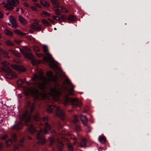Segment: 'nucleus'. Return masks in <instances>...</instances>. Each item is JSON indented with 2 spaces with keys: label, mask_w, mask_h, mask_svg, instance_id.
I'll use <instances>...</instances> for the list:
<instances>
[{
  "label": "nucleus",
  "mask_w": 151,
  "mask_h": 151,
  "mask_svg": "<svg viewBox=\"0 0 151 151\" xmlns=\"http://www.w3.org/2000/svg\"><path fill=\"white\" fill-rule=\"evenodd\" d=\"M31 28L37 31H40L42 28L41 26L37 22L31 24Z\"/></svg>",
  "instance_id": "11"
},
{
  "label": "nucleus",
  "mask_w": 151,
  "mask_h": 151,
  "mask_svg": "<svg viewBox=\"0 0 151 151\" xmlns=\"http://www.w3.org/2000/svg\"><path fill=\"white\" fill-rule=\"evenodd\" d=\"M34 5L37 7H38L39 8H41V6L38 3H36L34 4Z\"/></svg>",
  "instance_id": "54"
},
{
  "label": "nucleus",
  "mask_w": 151,
  "mask_h": 151,
  "mask_svg": "<svg viewBox=\"0 0 151 151\" xmlns=\"http://www.w3.org/2000/svg\"><path fill=\"white\" fill-rule=\"evenodd\" d=\"M0 55L3 56L5 57L9 58L8 53L3 50H1L0 52Z\"/></svg>",
  "instance_id": "25"
},
{
  "label": "nucleus",
  "mask_w": 151,
  "mask_h": 151,
  "mask_svg": "<svg viewBox=\"0 0 151 151\" xmlns=\"http://www.w3.org/2000/svg\"><path fill=\"white\" fill-rule=\"evenodd\" d=\"M14 42L17 44H19L22 42V41L20 40L15 39L14 40Z\"/></svg>",
  "instance_id": "41"
},
{
  "label": "nucleus",
  "mask_w": 151,
  "mask_h": 151,
  "mask_svg": "<svg viewBox=\"0 0 151 151\" xmlns=\"http://www.w3.org/2000/svg\"><path fill=\"white\" fill-rule=\"evenodd\" d=\"M80 118L84 126H87L88 122V119L86 116L81 115L80 116Z\"/></svg>",
  "instance_id": "16"
},
{
  "label": "nucleus",
  "mask_w": 151,
  "mask_h": 151,
  "mask_svg": "<svg viewBox=\"0 0 151 151\" xmlns=\"http://www.w3.org/2000/svg\"><path fill=\"white\" fill-rule=\"evenodd\" d=\"M43 49L44 52L45 54L48 55L47 56H46L44 57V60L49 63H51L53 62V59L51 55L48 53V49L47 46L45 45H43Z\"/></svg>",
  "instance_id": "7"
},
{
  "label": "nucleus",
  "mask_w": 151,
  "mask_h": 151,
  "mask_svg": "<svg viewBox=\"0 0 151 151\" xmlns=\"http://www.w3.org/2000/svg\"><path fill=\"white\" fill-rule=\"evenodd\" d=\"M24 141V140L23 139L21 140L20 141V144L21 145L22 144L23 142Z\"/></svg>",
  "instance_id": "62"
},
{
  "label": "nucleus",
  "mask_w": 151,
  "mask_h": 151,
  "mask_svg": "<svg viewBox=\"0 0 151 151\" xmlns=\"http://www.w3.org/2000/svg\"><path fill=\"white\" fill-rule=\"evenodd\" d=\"M29 132L33 134L36 131V129L35 127L33 125H31L28 129Z\"/></svg>",
  "instance_id": "24"
},
{
  "label": "nucleus",
  "mask_w": 151,
  "mask_h": 151,
  "mask_svg": "<svg viewBox=\"0 0 151 151\" xmlns=\"http://www.w3.org/2000/svg\"><path fill=\"white\" fill-rule=\"evenodd\" d=\"M54 107L55 106L53 105L49 106L47 109V111L49 113H52V110Z\"/></svg>",
  "instance_id": "27"
},
{
  "label": "nucleus",
  "mask_w": 151,
  "mask_h": 151,
  "mask_svg": "<svg viewBox=\"0 0 151 151\" xmlns=\"http://www.w3.org/2000/svg\"><path fill=\"white\" fill-rule=\"evenodd\" d=\"M28 92L29 93H30L34 95L35 98L38 99L39 98V96H40L41 97L43 98H45L48 96V94L46 93L43 92L40 93H38V90L33 87H30L28 89Z\"/></svg>",
  "instance_id": "3"
},
{
  "label": "nucleus",
  "mask_w": 151,
  "mask_h": 151,
  "mask_svg": "<svg viewBox=\"0 0 151 151\" xmlns=\"http://www.w3.org/2000/svg\"><path fill=\"white\" fill-rule=\"evenodd\" d=\"M7 74L6 75V77L9 78H11L14 77H16V74L15 73L12 71L11 69L10 72H6Z\"/></svg>",
  "instance_id": "15"
},
{
  "label": "nucleus",
  "mask_w": 151,
  "mask_h": 151,
  "mask_svg": "<svg viewBox=\"0 0 151 151\" xmlns=\"http://www.w3.org/2000/svg\"><path fill=\"white\" fill-rule=\"evenodd\" d=\"M19 20L21 24L23 25L26 24L27 22V20L22 16H19Z\"/></svg>",
  "instance_id": "21"
},
{
  "label": "nucleus",
  "mask_w": 151,
  "mask_h": 151,
  "mask_svg": "<svg viewBox=\"0 0 151 151\" xmlns=\"http://www.w3.org/2000/svg\"><path fill=\"white\" fill-rule=\"evenodd\" d=\"M28 111H26L22 114L21 118L23 120H25V122L27 123L31 119V116L28 114Z\"/></svg>",
  "instance_id": "9"
},
{
  "label": "nucleus",
  "mask_w": 151,
  "mask_h": 151,
  "mask_svg": "<svg viewBox=\"0 0 151 151\" xmlns=\"http://www.w3.org/2000/svg\"><path fill=\"white\" fill-rule=\"evenodd\" d=\"M36 55L38 57H40L43 56V54H42L38 53H36Z\"/></svg>",
  "instance_id": "55"
},
{
  "label": "nucleus",
  "mask_w": 151,
  "mask_h": 151,
  "mask_svg": "<svg viewBox=\"0 0 151 151\" xmlns=\"http://www.w3.org/2000/svg\"><path fill=\"white\" fill-rule=\"evenodd\" d=\"M7 137V136L6 135H5L1 138V139H5Z\"/></svg>",
  "instance_id": "58"
},
{
  "label": "nucleus",
  "mask_w": 151,
  "mask_h": 151,
  "mask_svg": "<svg viewBox=\"0 0 151 151\" xmlns=\"http://www.w3.org/2000/svg\"><path fill=\"white\" fill-rule=\"evenodd\" d=\"M40 3L41 5L47 8L50 6L49 3L44 0H41Z\"/></svg>",
  "instance_id": "18"
},
{
  "label": "nucleus",
  "mask_w": 151,
  "mask_h": 151,
  "mask_svg": "<svg viewBox=\"0 0 151 151\" xmlns=\"http://www.w3.org/2000/svg\"><path fill=\"white\" fill-rule=\"evenodd\" d=\"M33 118L35 121H40L42 120L45 123V127L44 129L43 132L44 134H46L47 132L51 129V127L46 122V121L48 119L47 117H45L43 118L42 119L40 118L39 116V114L37 112L35 114Z\"/></svg>",
  "instance_id": "4"
},
{
  "label": "nucleus",
  "mask_w": 151,
  "mask_h": 151,
  "mask_svg": "<svg viewBox=\"0 0 151 151\" xmlns=\"http://www.w3.org/2000/svg\"><path fill=\"white\" fill-rule=\"evenodd\" d=\"M41 15L42 17H45L46 16H49L50 15V14L47 12L44 11L42 12Z\"/></svg>",
  "instance_id": "35"
},
{
  "label": "nucleus",
  "mask_w": 151,
  "mask_h": 151,
  "mask_svg": "<svg viewBox=\"0 0 151 151\" xmlns=\"http://www.w3.org/2000/svg\"><path fill=\"white\" fill-rule=\"evenodd\" d=\"M18 146L17 145H15L14 147V151L16 150L18 148Z\"/></svg>",
  "instance_id": "56"
},
{
  "label": "nucleus",
  "mask_w": 151,
  "mask_h": 151,
  "mask_svg": "<svg viewBox=\"0 0 151 151\" xmlns=\"http://www.w3.org/2000/svg\"><path fill=\"white\" fill-rule=\"evenodd\" d=\"M42 23L43 24H44L46 26H50L49 24V22H48L47 20H46L45 19H43L42 20Z\"/></svg>",
  "instance_id": "37"
},
{
  "label": "nucleus",
  "mask_w": 151,
  "mask_h": 151,
  "mask_svg": "<svg viewBox=\"0 0 151 151\" xmlns=\"http://www.w3.org/2000/svg\"><path fill=\"white\" fill-rule=\"evenodd\" d=\"M48 20L51 22H53V21L50 19H48Z\"/></svg>",
  "instance_id": "63"
},
{
  "label": "nucleus",
  "mask_w": 151,
  "mask_h": 151,
  "mask_svg": "<svg viewBox=\"0 0 151 151\" xmlns=\"http://www.w3.org/2000/svg\"><path fill=\"white\" fill-rule=\"evenodd\" d=\"M55 13L56 15L58 16L60 15L61 14L60 10L58 9H55Z\"/></svg>",
  "instance_id": "40"
},
{
  "label": "nucleus",
  "mask_w": 151,
  "mask_h": 151,
  "mask_svg": "<svg viewBox=\"0 0 151 151\" xmlns=\"http://www.w3.org/2000/svg\"><path fill=\"white\" fill-rule=\"evenodd\" d=\"M10 4L13 6L16 7L19 4L18 0H12L10 2Z\"/></svg>",
  "instance_id": "22"
},
{
  "label": "nucleus",
  "mask_w": 151,
  "mask_h": 151,
  "mask_svg": "<svg viewBox=\"0 0 151 151\" xmlns=\"http://www.w3.org/2000/svg\"><path fill=\"white\" fill-rule=\"evenodd\" d=\"M23 48L25 50L29 51H31V49L27 47L26 46H24L23 47Z\"/></svg>",
  "instance_id": "48"
},
{
  "label": "nucleus",
  "mask_w": 151,
  "mask_h": 151,
  "mask_svg": "<svg viewBox=\"0 0 151 151\" xmlns=\"http://www.w3.org/2000/svg\"><path fill=\"white\" fill-rule=\"evenodd\" d=\"M12 141L11 139H9L6 142V146H8L11 145L12 144Z\"/></svg>",
  "instance_id": "36"
},
{
  "label": "nucleus",
  "mask_w": 151,
  "mask_h": 151,
  "mask_svg": "<svg viewBox=\"0 0 151 151\" xmlns=\"http://www.w3.org/2000/svg\"><path fill=\"white\" fill-rule=\"evenodd\" d=\"M47 75L50 77L49 79H48L49 81H56L58 79V78L56 75L52 76V73L51 71H48L47 72Z\"/></svg>",
  "instance_id": "10"
},
{
  "label": "nucleus",
  "mask_w": 151,
  "mask_h": 151,
  "mask_svg": "<svg viewBox=\"0 0 151 151\" xmlns=\"http://www.w3.org/2000/svg\"><path fill=\"white\" fill-rule=\"evenodd\" d=\"M98 140L101 143H104L106 142V139L104 136H99V137Z\"/></svg>",
  "instance_id": "28"
},
{
  "label": "nucleus",
  "mask_w": 151,
  "mask_h": 151,
  "mask_svg": "<svg viewBox=\"0 0 151 151\" xmlns=\"http://www.w3.org/2000/svg\"><path fill=\"white\" fill-rule=\"evenodd\" d=\"M68 20L70 21H73L76 20V18L74 16L70 15L68 17Z\"/></svg>",
  "instance_id": "32"
},
{
  "label": "nucleus",
  "mask_w": 151,
  "mask_h": 151,
  "mask_svg": "<svg viewBox=\"0 0 151 151\" xmlns=\"http://www.w3.org/2000/svg\"><path fill=\"white\" fill-rule=\"evenodd\" d=\"M4 7L6 8L8 10H11L14 8L10 4V3H8L6 4H5Z\"/></svg>",
  "instance_id": "23"
},
{
  "label": "nucleus",
  "mask_w": 151,
  "mask_h": 151,
  "mask_svg": "<svg viewBox=\"0 0 151 151\" xmlns=\"http://www.w3.org/2000/svg\"><path fill=\"white\" fill-rule=\"evenodd\" d=\"M21 82V83H24L26 82V79L25 78L24 79H20L18 81V82Z\"/></svg>",
  "instance_id": "53"
},
{
  "label": "nucleus",
  "mask_w": 151,
  "mask_h": 151,
  "mask_svg": "<svg viewBox=\"0 0 151 151\" xmlns=\"http://www.w3.org/2000/svg\"><path fill=\"white\" fill-rule=\"evenodd\" d=\"M4 17L3 15L1 12L0 11V18H2Z\"/></svg>",
  "instance_id": "60"
},
{
  "label": "nucleus",
  "mask_w": 151,
  "mask_h": 151,
  "mask_svg": "<svg viewBox=\"0 0 151 151\" xmlns=\"http://www.w3.org/2000/svg\"><path fill=\"white\" fill-rule=\"evenodd\" d=\"M8 51L9 52L13 53L15 56L18 57H20V54L19 53L18 51L12 49H9Z\"/></svg>",
  "instance_id": "19"
},
{
  "label": "nucleus",
  "mask_w": 151,
  "mask_h": 151,
  "mask_svg": "<svg viewBox=\"0 0 151 151\" xmlns=\"http://www.w3.org/2000/svg\"><path fill=\"white\" fill-rule=\"evenodd\" d=\"M77 116H78L77 115H75L74 116V122L75 123H76L78 121V119H77Z\"/></svg>",
  "instance_id": "47"
},
{
  "label": "nucleus",
  "mask_w": 151,
  "mask_h": 151,
  "mask_svg": "<svg viewBox=\"0 0 151 151\" xmlns=\"http://www.w3.org/2000/svg\"><path fill=\"white\" fill-rule=\"evenodd\" d=\"M12 137L14 140L15 141L17 139V137L15 134L12 135Z\"/></svg>",
  "instance_id": "57"
},
{
  "label": "nucleus",
  "mask_w": 151,
  "mask_h": 151,
  "mask_svg": "<svg viewBox=\"0 0 151 151\" xmlns=\"http://www.w3.org/2000/svg\"><path fill=\"white\" fill-rule=\"evenodd\" d=\"M61 86L59 84H56L53 88H52L50 89V94L55 101L59 100V96L61 93Z\"/></svg>",
  "instance_id": "2"
},
{
  "label": "nucleus",
  "mask_w": 151,
  "mask_h": 151,
  "mask_svg": "<svg viewBox=\"0 0 151 151\" xmlns=\"http://www.w3.org/2000/svg\"><path fill=\"white\" fill-rule=\"evenodd\" d=\"M14 32L16 33V34L22 36L26 34V33H23L20 31L18 30H16L14 31Z\"/></svg>",
  "instance_id": "31"
},
{
  "label": "nucleus",
  "mask_w": 151,
  "mask_h": 151,
  "mask_svg": "<svg viewBox=\"0 0 151 151\" xmlns=\"http://www.w3.org/2000/svg\"><path fill=\"white\" fill-rule=\"evenodd\" d=\"M39 74V75L35 74L32 79L34 81L40 80L43 82V83H39L37 85L40 89H43L46 88L45 84L48 82L49 80L43 76V73L42 72L40 71Z\"/></svg>",
  "instance_id": "1"
},
{
  "label": "nucleus",
  "mask_w": 151,
  "mask_h": 151,
  "mask_svg": "<svg viewBox=\"0 0 151 151\" xmlns=\"http://www.w3.org/2000/svg\"><path fill=\"white\" fill-rule=\"evenodd\" d=\"M22 125L21 122L19 123L15 126V129H20L22 128Z\"/></svg>",
  "instance_id": "34"
},
{
  "label": "nucleus",
  "mask_w": 151,
  "mask_h": 151,
  "mask_svg": "<svg viewBox=\"0 0 151 151\" xmlns=\"http://www.w3.org/2000/svg\"><path fill=\"white\" fill-rule=\"evenodd\" d=\"M64 84H65L67 86L68 88L63 87L65 89L67 90L68 91L70 95H73V93L74 90V86L70 82L68 78L66 79L64 82Z\"/></svg>",
  "instance_id": "6"
},
{
  "label": "nucleus",
  "mask_w": 151,
  "mask_h": 151,
  "mask_svg": "<svg viewBox=\"0 0 151 151\" xmlns=\"http://www.w3.org/2000/svg\"><path fill=\"white\" fill-rule=\"evenodd\" d=\"M35 108V104L33 103L31 105L30 109V112H32L33 111V110Z\"/></svg>",
  "instance_id": "45"
},
{
  "label": "nucleus",
  "mask_w": 151,
  "mask_h": 151,
  "mask_svg": "<svg viewBox=\"0 0 151 151\" xmlns=\"http://www.w3.org/2000/svg\"><path fill=\"white\" fill-rule=\"evenodd\" d=\"M86 140L85 139H83L80 142V146L82 147H86Z\"/></svg>",
  "instance_id": "26"
},
{
  "label": "nucleus",
  "mask_w": 151,
  "mask_h": 151,
  "mask_svg": "<svg viewBox=\"0 0 151 151\" xmlns=\"http://www.w3.org/2000/svg\"><path fill=\"white\" fill-rule=\"evenodd\" d=\"M23 55L25 57L31 60H32L33 59V56L32 54L30 52H26Z\"/></svg>",
  "instance_id": "17"
},
{
  "label": "nucleus",
  "mask_w": 151,
  "mask_h": 151,
  "mask_svg": "<svg viewBox=\"0 0 151 151\" xmlns=\"http://www.w3.org/2000/svg\"><path fill=\"white\" fill-rule=\"evenodd\" d=\"M26 70V68L23 66L19 67L18 71L21 72L25 71Z\"/></svg>",
  "instance_id": "39"
},
{
  "label": "nucleus",
  "mask_w": 151,
  "mask_h": 151,
  "mask_svg": "<svg viewBox=\"0 0 151 151\" xmlns=\"http://www.w3.org/2000/svg\"><path fill=\"white\" fill-rule=\"evenodd\" d=\"M52 18L54 19L58 20L59 21H60L61 20L60 18L59 17L54 16H53Z\"/></svg>",
  "instance_id": "43"
},
{
  "label": "nucleus",
  "mask_w": 151,
  "mask_h": 151,
  "mask_svg": "<svg viewBox=\"0 0 151 151\" xmlns=\"http://www.w3.org/2000/svg\"><path fill=\"white\" fill-rule=\"evenodd\" d=\"M19 50H20V52L23 54L24 55V53H25L26 52L25 51H24V50H23L22 49H19Z\"/></svg>",
  "instance_id": "59"
},
{
  "label": "nucleus",
  "mask_w": 151,
  "mask_h": 151,
  "mask_svg": "<svg viewBox=\"0 0 151 151\" xmlns=\"http://www.w3.org/2000/svg\"><path fill=\"white\" fill-rule=\"evenodd\" d=\"M5 33L7 35L10 36H13V33L9 30L7 29H5L4 30Z\"/></svg>",
  "instance_id": "29"
},
{
  "label": "nucleus",
  "mask_w": 151,
  "mask_h": 151,
  "mask_svg": "<svg viewBox=\"0 0 151 151\" xmlns=\"http://www.w3.org/2000/svg\"><path fill=\"white\" fill-rule=\"evenodd\" d=\"M3 146V144L1 142H0V149H1Z\"/></svg>",
  "instance_id": "61"
},
{
  "label": "nucleus",
  "mask_w": 151,
  "mask_h": 151,
  "mask_svg": "<svg viewBox=\"0 0 151 151\" xmlns=\"http://www.w3.org/2000/svg\"><path fill=\"white\" fill-rule=\"evenodd\" d=\"M27 138L28 139H32V137L30 136H28L27 137Z\"/></svg>",
  "instance_id": "64"
},
{
  "label": "nucleus",
  "mask_w": 151,
  "mask_h": 151,
  "mask_svg": "<svg viewBox=\"0 0 151 151\" xmlns=\"http://www.w3.org/2000/svg\"><path fill=\"white\" fill-rule=\"evenodd\" d=\"M68 148L69 150H73V147L72 145L70 144H68Z\"/></svg>",
  "instance_id": "46"
},
{
  "label": "nucleus",
  "mask_w": 151,
  "mask_h": 151,
  "mask_svg": "<svg viewBox=\"0 0 151 151\" xmlns=\"http://www.w3.org/2000/svg\"><path fill=\"white\" fill-rule=\"evenodd\" d=\"M51 1L55 7L58 8L59 6L58 0H51Z\"/></svg>",
  "instance_id": "20"
},
{
  "label": "nucleus",
  "mask_w": 151,
  "mask_h": 151,
  "mask_svg": "<svg viewBox=\"0 0 151 151\" xmlns=\"http://www.w3.org/2000/svg\"><path fill=\"white\" fill-rule=\"evenodd\" d=\"M61 11L63 12H68V10L63 6H61Z\"/></svg>",
  "instance_id": "38"
},
{
  "label": "nucleus",
  "mask_w": 151,
  "mask_h": 151,
  "mask_svg": "<svg viewBox=\"0 0 151 151\" xmlns=\"http://www.w3.org/2000/svg\"><path fill=\"white\" fill-rule=\"evenodd\" d=\"M56 114L58 116L60 117L62 119L65 118V115L62 111L60 110L59 107H57L56 108Z\"/></svg>",
  "instance_id": "13"
},
{
  "label": "nucleus",
  "mask_w": 151,
  "mask_h": 151,
  "mask_svg": "<svg viewBox=\"0 0 151 151\" xmlns=\"http://www.w3.org/2000/svg\"><path fill=\"white\" fill-rule=\"evenodd\" d=\"M71 102L73 107L80 106L82 104L80 101H78L76 98H71L68 96L65 97L64 100V104L65 106L68 105V103Z\"/></svg>",
  "instance_id": "5"
},
{
  "label": "nucleus",
  "mask_w": 151,
  "mask_h": 151,
  "mask_svg": "<svg viewBox=\"0 0 151 151\" xmlns=\"http://www.w3.org/2000/svg\"><path fill=\"white\" fill-rule=\"evenodd\" d=\"M10 22L12 24V27L16 28L17 27V25L15 18L12 16H10L9 17Z\"/></svg>",
  "instance_id": "14"
},
{
  "label": "nucleus",
  "mask_w": 151,
  "mask_h": 151,
  "mask_svg": "<svg viewBox=\"0 0 151 151\" xmlns=\"http://www.w3.org/2000/svg\"><path fill=\"white\" fill-rule=\"evenodd\" d=\"M76 129L77 131H79L81 130V128L79 126H76Z\"/></svg>",
  "instance_id": "51"
},
{
  "label": "nucleus",
  "mask_w": 151,
  "mask_h": 151,
  "mask_svg": "<svg viewBox=\"0 0 151 151\" xmlns=\"http://www.w3.org/2000/svg\"><path fill=\"white\" fill-rule=\"evenodd\" d=\"M11 67L14 69L18 70L19 67L15 65H12Z\"/></svg>",
  "instance_id": "42"
},
{
  "label": "nucleus",
  "mask_w": 151,
  "mask_h": 151,
  "mask_svg": "<svg viewBox=\"0 0 151 151\" xmlns=\"http://www.w3.org/2000/svg\"><path fill=\"white\" fill-rule=\"evenodd\" d=\"M31 8L33 11H37V9L35 6H32Z\"/></svg>",
  "instance_id": "52"
},
{
  "label": "nucleus",
  "mask_w": 151,
  "mask_h": 151,
  "mask_svg": "<svg viewBox=\"0 0 151 151\" xmlns=\"http://www.w3.org/2000/svg\"><path fill=\"white\" fill-rule=\"evenodd\" d=\"M6 45L8 46L12 47L14 45V43L13 42L9 40H7L5 42Z\"/></svg>",
  "instance_id": "30"
},
{
  "label": "nucleus",
  "mask_w": 151,
  "mask_h": 151,
  "mask_svg": "<svg viewBox=\"0 0 151 151\" xmlns=\"http://www.w3.org/2000/svg\"><path fill=\"white\" fill-rule=\"evenodd\" d=\"M1 69L5 72H10L11 69L8 67L9 63L6 61H3L1 62Z\"/></svg>",
  "instance_id": "8"
},
{
  "label": "nucleus",
  "mask_w": 151,
  "mask_h": 151,
  "mask_svg": "<svg viewBox=\"0 0 151 151\" xmlns=\"http://www.w3.org/2000/svg\"><path fill=\"white\" fill-rule=\"evenodd\" d=\"M41 130H40V131L38 132L37 134V138L39 140V143L40 144H42L45 142V140L44 137L42 135L40 134V132Z\"/></svg>",
  "instance_id": "12"
},
{
  "label": "nucleus",
  "mask_w": 151,
  "mask_h": 151,
  "mask_svg": "<svg viewBox=\"0 0 151 151\" xmlns=\"http://www.w3.org/2000/svg\"><path fill=\"white\" fill-rule=\"evenodd\" d=\"M62 19L63 21H65L67 19L66 16L64 15H62L61 16Z\"/></svg>",
  "instance_id": "49"
},
{
  "label": "nucleus",
  "mask_w": 151,
  "mask_h": 151,
  "mask_svg": "<svg viewBox=\"0 0 151 151\" xmlns=\"http://www.w3.org/2000/svg\"><path fill=\"white\" fill-rule=\"evenodd\" d=\"M63 146V145L62 142H60L58 144V148L60 151H62Z\"/></svg>",
  "instance_id": "33"
},
{
  "label": "nucleus",
  "mask_w": 151,
  "mask_h": 151,
  "mask_svg": "<svg viewBox=\"0 0 151 151\" xmlns=\"http://www.w3.org/2000/svg\"><path fill=\"white\" fill-rule=\"evenodd\" d=\"M23 5L26 7H29V5L28 3H26L25 2H24L23 3Z\"/></svg>",
  "instance_id": "50"
},
{
  "label": "nucleus",
  "mask_w": 151,
  "mask_h": 151,
  "mask_svg": "<svg viewBox=\"0 0 151 151\" xmlns=\"http://www.w3.org/2000/svg\"><path fill=\"white\" fill-rule=\"evenodd\" d=\"M33 49L35 51H39L40 50V48L36 46L33 47Z\"/></svg>",
  "instance_id": "44"
}]
</instances>
